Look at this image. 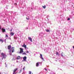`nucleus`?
I'll return each instance as SVG.
<instances>
[{
  "mask_svg": "<svg viewBox=\"0 0 74 74\" xmlns=\"http://www.w3.org/2000/svg\"><path fill=\"white\" fill-rule=\"evenodd\" d=\"M40 55L41 59H42V60H44V58H42V54H40Z\"/></svg>",
  "mask_w": 74,
  "mask_h": 74,
  "instance_id": "nucleus-7",
  "label": "nucleus"
},
{
  "mask_svg": "<svg viewBox=\"0 0 74 74\" xmlns=\"http://www.w3.org/2000/svg\"><path fill=\"white\" fill-rule=\"evenodd\" d=\"M20 52L19 53H22L23 52V48H20Z\"/></svg>",
  "mask_w": 74,
  "mask_h": 74,
  "instance_id": "nucleus-2",
  "label": "nucleus"
},
{
  "mask_svg": "<svg viewBox=\"0 0 74 74\" xmlns=\"http://www.w3.org/2000/svg\"><path fill=\"white\" fill-rule=\"evenodd\" d=\"M23 69H25V68H23Z\"/></svg>",
  "mask_w": 74,
  "mask_h": 74,
  "instance_id": "nucleus-31",
  "label": "nucleus"
},
{
  "mask_svg": "<svg viewBox=\"0 0 74 74\" xmlns=\"http://www.w3.org/2000/svg\"><path fill=\"white\" fill-rule=\"evenodd\" d=\"M32 74V72L31 71H29V74Z\"/></svg>",
  "mask_w": 74,
  "mask_h": 74,
  "instance_id": "nucleus-20",
  "label": "nucleus"
},
{
  "mask_svg": "<svg viewBox=\"0 0 74 74\" xmlns=\"http://www.w3.org/2000/svg\"><path fill=\"white\" fill-rule=\"evenodd\" d=\"M11 55H12V53H11Z\"/></svg>",
  "mask_w": 74,
  "mask_h": 74,
  "instance_id": "nucleus-35",
  "label": "nucleus"
},
{
  "mask_svg": "<svg viewBox=\"0 0 74 74\" xmlns=\"http://www.w3.org/2000/svg\"><path fill=\"white\" fill-rule=\"evenodd\" d=\"M0 36H1V34H0Z\"/></svg>",
  "mask_w": 74,
  "mask_h": 74,
  "instance_id": "nucleus-36",
  "label": "nucleus"
},
{
  "mask_svg": "<svg viewBox=\"0 0 74 74\" xmlns=\"http://www.w3.org/2000/svg\"><path fill=\"white\" fill-rule=\"evenodd\" d=\"M70 20V18H68V21H69V20Z\"/></svg>",
  "mask_w": 74,
  "mask_h": 74,
  "instance_id": "nucleus-22",
  "label": "nucleus"
},
{
  "mask_svg": "<svg viewBox=\"0 0 74 74\" xmlns=\"http://www.w3.org/2000/svg\"><path fill=\"white\" fill-rule=\"evenodd\" d=\"M45 70H46V71H47V69H45Z\"/></svg>",
  "mask_w": 74,
  "mask_h": 74,
  "instance_id": "nucleus-26",
  "label": "nucleus"
},
{
  "mask_svg": "<svg viewBox=\"0 0 74 74\" xmlns=\"http://www.w3.org/2000/svg\"><path fill=\"white\" fill-rule=\"evenodd\" d=\"M0 52H1V51L0 50Z\"/></svg>",
  "mask_w": 74,
  "mask_h": 74,
  "instance_id": "nucleus-34",
  "label": "nucleus"
},
{
  "mask_svg": "<svg viewBox=\"0 0 74 74\" xmlns=\"http://www.w3.org/2000/svg\"><path fill=\"white\" fill-rule=\"evenodd\" d=\"M23 47H24L26 49V45H25V43H24L23 45L22 46Z\"/></svg>",
  "mask_w": 74,
  "mask_h": 74,
  "instance_id": "nucleus-3",
  "label": "nucleus"
},
{
  "mask_svg": "<svg viewBox=\"0 0 74 74\" xmlns=\"http://www.w3.org/2000/svg\"><path fill=\"white\" fill-rule=\"evenodd\" d=\"M0 41H1V42H3V40L2 39H0Z\"/></svg>",
  "mask_w": 74,
  "mask_h": 74,
  "instance_id": "nucleus-17",
  "label": "nucleus"
},
{
  "mask_svg": "<svg viewBox=\"0 0 74 74\" xmlns=\"http://www.w3.org/2000/svg\"><path fill=\"white\" fill-rule=\"evenodd\" d=\"M23 55H26V53H25L24 52L23 53Z\"/></svg>",
  "mask_w": 74,
  "mask_h": 74,
  "instance_id": "nucleus-19",
  "label": "nucleus"
},
{
  "mask_svg": "<svg viewBox=\"0 0 74 74\" xmlns=\"http://www.w3.org/2000/svg\"><path fill=\"white\" fill-rule=\"evenodd\" d=\"M27 58V57H26L25 56L23 58V59L24 60H26V58Z\"/></svg>",
  "mask_w": 74,
  "mask_h": 74,
  "instance_id": "nucleus-9",
  "label": "nucleus"
},
{
  "mask_svg": "<svg viewBox=\"0 0 74 74\" xmlns=\"http://www.w3.org/2000/svg\"><path fill=\"white\" fill-rule=\"evenodd\" d=\"M15 72H13V74H15Z\"/></svg>",
  "mask_w": 74,
  "mask_h": 74,
  "instance_id": "nucleus-27",
  "label": "nucleus"
},
{
  "mask_svg": "<svg viewBox=\"0 0 74 74\" xmlns=\"http://www.w3.org/2000/svg\"><path fill=\"white\" fill-rule=\"evenodd\" d=\"M26 19H27V20H29V19L30 18H26Z\"/></svg>",
  "mask_w": 74,
  "mask_h": 74,
  "instance_id": "nucleus-23",
  "label": "nucleus"
},
{
  "mask_svg": "<svg viewBox=\"0 0 74 74\" xmlns=\"http://www.w3.org/2000/svg\"><path fill=\"white\" fill-rule=\"evenodd\" d=\"M58 52H57L56 53V55H58Z\"/></svg>",
  "mask_w": 74,
  "mask_h": 74,
  "instance_id": "nucleus-21",
  "label": "nucleus"
},
{
  "mask_svg": "<svg viewBox=\"0 0 74 74\" xmlns=\"http://www.w3.org/2000/svg\"><path fill=\"white\" fill-rule=\"evenodd\" d=\"M73 48L74 49V46L73 47Z\"/></svg>",
  "mask_w": 74,
  "mask_h": 74,
  "instance_id": "nucleus-30",
  "label": "nucleus"
},
{
  "mask_svg": "<svg viewBox=\"0 0 74 74\" xmlns=\"http://www.w3.org/2000/svg\"><path fill=\"white\" fill-rule=\"evenodd\" d=\"M5 55V54H4V53H2L1 54V55L2 56V57H3V58H6V56Z\"/></svg>",
  "mask_w": 74,
  "mask_h": 74,
  "instance_id": "nucleus-1",
  "label": "nucleus"
},
{
  "mask_svg": "<svg viewBox=\"0 0 74 74\" xmlns=\"http://www.w3.org/2000/svg\"><path fill=\"white\" fill-rule=\"evenodd\" d=\"M18 70V69L16 68V69H14V70L13 71V72H15Z\"/></svg>",
  "mask_w": 74,
  "mask_h": 74,
  "instance_id": "nucleus-13",
  "label": "nucleus"
},
{
  "mask_svg": "<svg viewBox=\"0 0 74 74\" xmlns=\"http://www.w3.org/2000/svg\"><path fill=\"white\" fill-rule=\"evenodd\" d=\"M12 30V29H11L10 30V31L11 32Z\"/></svg>",
  "mask_w": 74,
  "mask_h": 74,
  "instance_id": "nucleus-28",
  "label": "nucleus"
},
{
  "mask_svg": "<svg viewBox=\"0 0 74 74\" xmlns=\"http://www.w3.org/2000/svg\"><path fill=\"white\" fill-rule=\"evenodd\" d=\"M28 39H29L30 41H31V42H32V39L30 37H28Z\"/></svg>",
  "mask_w": 74,
  "mask_h": 74,
  "instance_id": "nucleus-6",
  "label": "nucleus"
},
{
  "mask_svg": "<svg viewBox=\"0 0 74 74\" xmlns=\"http://www.w3.org/2000/svg\"><path fill=\"white\" fill-rule=\"evenodd\" d=\"M0 29H1V27H0Z\"/></svg>",
  "mask_w": 74,
  "mask_h": 74,
  "instance_id": "nucleus-32",
  "label": "nucleus"
},
{
  "mask_svg": "<svg viewBox=\"0 0 74 74\" xmlns=\"http://www.w3.org/2000/svg\"><path fill=\"white\" fill-rule=\"evenodd\" d=\"M21 57H20V56H18L17 58V60H18L19 59H21Z\"/></svg>",
  "mask_w": 74,
  "mask_h": 74,
  "instance_id": "nucleus-11",
  "label": "nucleus"
},
{
  "mask_svg": "<svg viewBox=\"0 0 74 74\" xmlns=\"http://www.w3.org/2000/svg\"><path fill=\"white\" fill-rule=\"evenodd\" d=\"M39 63L40 64V62H37L36 63V67H38V66Z\"/></svg>",
  "mask_w": 74,
  "mask_h": 74,
  "instance_id": "nucleus-10",
  "label": "nucleus"
},
{
  "mask_svg": "<svg viewBox=\"0 0 74 74\" xmlns=\"http://www.w3.org/2000/svg\"><path fill=\"white\" fill-rule=\"evenodd\" d=\"M14 50H15V49H14V47H12V53H13V52H14Z\"/></svg>",
  "mask_w": 74,
  "mask_h": 74,
  "instance_id": "nucleus-5",
  "label": "nucleus"
},
{
  "mask_svg": "<svg viewBox=\"0 0 74 74\" xmlns=\"http://www.w3.org/2000/svg\"><path fill=\"white\" fill-rule=\"evenodd\" d=\"M61 55L62 56H62H63L64 54V53H61Z\"/></svg>",
  "mask_w": 74,
  "mask_h": 74,
  "instance_id": "nucleus-16",
  "label": "nucleus"
},
{
  "mask_svg": "<svg viewBox=\"0 0 74 74\" xmlns=\"http://www.w3.org/2000/svg\"><path fill=\"white\" fill-rule=\"evenodd\" d=\"M5 37H7V38H8V35L6 34Z\"/></svg>",
  "mask_w": 74,
  "mask_h": 74,
  "instance_id": "nucleus-18",
  "label": "nucleus"
},
{
  "mask_svg": "<svg viewBox=\"0 0 74 74\" xmlns=\"http://www.w3.org/2000/svg\"><path fill=\"white\" fill-rule=\"evenodd\" d=\"M58 55L59 56V54H58Z\"/></svg>",
  "mask_w": 74,
  "mask_h": 74,
  "instance_id": "nucleus-37",
  "label": "nucleus"
},
{
  "mask_svg": "<svg viewBox=\"0 0 74 74\" xmlns=\"http://www.w3.org/2000/svg\"><path fill=\"white\" fill-rule=\"evenodd\" d=\"M11 52V50H10V51H9V53H10V52Z\"/></svg>",
  "mask_w": 74,
  "mask_h": 74,
  "instance_id": "nucleus-24",
  "label": "nucleus"
},
{
  "mask_svg": "<svg viewBox=\"0 0 74 74\" xmlns=\"http://www.w3.org/2000/svg\"><path fill=\"white\" fill-rule=\"evenodd\" d=\"M32 10H33V8H32Z\"/></svg>",
  "mask_w": 74,
  "mask_h": 74,
  "instance_id": "nucleus-33",
  "label": "nucleus"
},
{
  "mask_svg": "<svg viewBox=\"0 0 74 74\" xmlns=\"http://www.w3.org/2000/svg\"><path fill=\"white\" fill-rule=\"evenodd\" d=\"M2 30L3 33V32H5V29H2Z\"/></svg>",
  "mask_w": 74,
  "mask_h": 74,
  "instance_id": "nucleus-8",
  "label": "nucleus"
},
{
  "mask_svg": "<svg viewBox=\"0 0 74 74\" xmlns=\"http://www.w3.org/2000/svg\"><path fill=\"white\" fill-rule=\"evenodd\" d=\"M11 48V45H8V49L9 50Z\"/></svg>",
  "mask_w": 74,
  "mask_h": 74,
  "instance_id": "nucleus-4",
  "label": "nucleus"
},
{
  "mask_svg": "<svg viewBox=\"0 0 74 74\" xmlns=\"http://www.w3.org/2000/svg\"><path fill=\"white\" fill-rule=\"evenodd\" d=\"M42 7L43 8H44V9H45V8H46V5H45L44 6H42Z\"/></svg>",
  "mask_w": 74,
  "mask_h": 74,
  "instance_id": "nucleus-14",
  "label": "nucleus"
},
{
  "mask_svg": "<svg viewBox=\"0 0 74 74\" xmlns=\"http://www.w3.org/2000/svg\"><path fill=\"white\" fill-rule=\"evenodd\" d=\"M45 31L47 32H49V29H45Z\"/></svg>",
  "mask_w": 74,
  "mask_h": 74,
  "instance_id": "nucleus-15",
  "label": "nucleus"
},
{
  "mask_svg": "<svg viewBox=\"0 0 74 74\" xmlns=\"http://www.w3.org/2000/svg\"><path fill=\"white\" fill-rule=\"evenodd\" d=\"M15 4H16V5H17V4L16 3H15Z\"/></svg>",
  "mask_w": 74,
  "mask_h": 74,
  "instance_id": "nucleus-29",
  "label": "nucleus"
},
{
  "mask_svg": "<svg viewBox=\"0 0 74 74\" xmlns=\"http://www.w3.org/2000/svg\"><path fill=\"white\" fill-rule=\"evenodd\" d=\"M10 34H11V36H14V33L13 32H11V33H10Z\"/></svg>",
  "mask_w": 74,
  "mask_h": 74,
  "instance_id": "nucleus-12",
  "label": "nucleus"
},
{
  "mask_svg": "<svg viewBox=\"0 0 74 74\" xmlns=\"http://www.w3.org/2000/svg\"><path fill=\"white\" fill-rule=\"evenodd\" d=\"M29 53V52L27 51V52H26V53Z\"/></svg>",
  "mask_w": 74,
  "mask_h": 74,
  "instance_id": "nucleus-25",
  "label": "nucleus"
}]
</instances>
